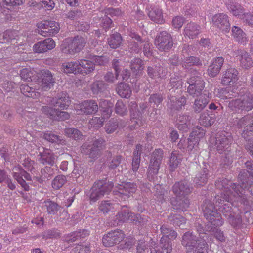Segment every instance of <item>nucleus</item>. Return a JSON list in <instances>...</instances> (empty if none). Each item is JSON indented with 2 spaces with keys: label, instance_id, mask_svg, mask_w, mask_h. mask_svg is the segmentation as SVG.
<instances>
[{
  "label": "nucleus",
  "instance_id": "obj_1",
  "mask_svg": "<svg viewBox=\"0 0 253 253\" xmlns=\"http://www.w3.org/2000/svg\"><path fill=\"white\" fill-rule=\"evenodd\" d=\"M234 194L230 190L227 191L225 193L221 195H217L213 200L215 202L217 207H219V210L222 212L223 215L227 219L229 223L234 228H239L242 224V218L239 215H236L234 209H233V202L238 200V198H234L232 200H228L225 198V195Z\"/></svg>",
  "mask_w": 253,
  "mask_h": 253
},
{
  "label": "nucleus",
  "instance_id": "obj_2",
  "mask_svg": "<svg viewBox=\"0 0 253 253\" xmlns=\"http://www.w3.org/2000/svg\"><path fill=\"white\" fill-rule=\"evenodd\" d=\"M239 181L238 184H232L230 186L234 193L231 195H225L228 200H232L234 198H238L245 199L246 198V192L248 191L253 196V176L246 169H242L238 176Z\"/></svg>",
  "mask_w": 253,
  "mask_h": 253
},
{
  "label": "nucleus",
  "instance_id": "obj_3",
  "mask_svg": "<svg viewBox=\"0 0 253 253\" xmlns=\"http://www.w3.org/2000/svg\"><path fill=\"white\" fill-rule=\"evenodd\" d=\"M198 237L193 231L186 232L182 236L181 244L185 248L186 253H197L198 252L208 249L207 242H205L204 237Z\"/></svg>",
  "mask_w": 253,
  "mask_h": 253
},
{
  "label": "nucleus",
  "instance_id": "obj_4",
  "mask_svg": "<svg viewBox=\"0 0 253 253\" xmlns=\"http://www.w3.org/2000/svg\"><path fill=\"white\" fill-rule=\"evenodd\" d=\"M114 186V182L106 178L96 181L90 190V202L94 203L105 195L109 194Z\"/></svg>",
  "mask_w": 253,
  "mask_h": 253
},
{
  "label": "nucleus",
  "instance_id": "obj_5",
  "mask_svg": "<svg viewBox=\"0 0 253 253\" xmlns=\"http://www.w3.org/2000/svg\"><path fill=\"white\" fill-rule=\"evenodd\" d=\"M239 94L240 97L237 99H233L229 103L228 106L232 110H240L249 111L253 108V96L249 92L246 88H242Z\"/></svg>",
  "mask_w": 253,
  "mask_h": 253
},
{
  "label": "nucleus",
  "instance_id": "obj_6",
  "mask_svg": "<svg viewBox=\"0 0 253 253\" xmlns=\"http://www.w3.org/2000/svg\"><path fill=\"white\" fill-rule=\"evenodd\" d=\"M215 203H212L210 200H205L202 206L204 216L208 220V223L215 226L222 225L224 221L217 210Z\"/></svg>",
  "mask_w": 253,
  "mask_h": 253
},
{
  "label": "nucleus",
  "instance_id": "obj_7",
  "mask_svg": "<svg viewBox=\"0 0 253 253\" xmlns=\"http://www.w3.org/2000/svg\"><path fill=\"white\" fill-rule=\"evenodd\" d=\"M105 143V140L102 138L95 139L92 143H84L81 146V152L87 156L92 161H95L101 155Z\"/></svg>",
  "mask_w": 253,
  "mask_h": 253
},
{
  "label": "nucleus",
  "instance_id": "obj_8",
  "mask_svg": "<svg viewBox=\"0 0 253 253\" xmlns=\"http://www.w3.org/2000/svg\"><path fill=\"white\" fill-rule=\"evenodd\" d=\"M86 41L81 36L66 40L61 45V51L65 54L74 55L80 52L85 46Z\"/></svg>",
  "mask_w": 253,
  "mask_h": 253
},
{
  "label": "nucleus",
  "instance_id": "obj_9",
  "mask_svg": "<svg viewBox=\"0 0 253 253\" xmlns=\"http://www.w3.org/2000/svg\"><path fill=\"white\" fill-rule=\"evenodd\" d=\"M215 147L217 152L220 154H225L226 158L230 159L231 156V144L232 137L227 132L218 133L215 137Z\"/></svg>",
  "mask_w": 253,
  "mask_h": 253
},
{
  "label": "nucleus",
  "instance_id": "obj_10",
  "mask_svg": "<svg viewBox=\"0 0 253 253\" xmlns=\"http://www.w3.org/2000/svg\"><path fill=\"white\" fill-rule=\"evenodd\" d=\"M163 156V151L161 149H155L151 154L147 172V178L149 181L154 180L158 174Z\"/></svg>",
  "mask_w": 253,
  "mask_h": 253
},
{
  "label": "nucleus",
  "instance_id": "obj_11",
  "mask_svg": "<svg viewBox=\"0 0 253 253\" xmlns=\"http://www.w3.org/2000/svg\"><path fill=\"white\" fill-rule=\"evenodd\" d=\"M186 83L189 84L187 92L193 97H198L202 95L205 87V82L204 79L198 76H191L187 78Z\"/></svg>",
  "mask_w": 253,
  "mask_h": 253
},
{
  "label": "nucleus",
  "instance_id": "obj_12",
  "mask_svg": "<svg viewBox=\"0 0 253 253\" xmlns=\"http://www.w3.org/2000/svg\"><path fill=\"white\" fill-rule=\"evenodd\" d=\"M116 187L118 190H113V194L119 200H125L132 196L137 190V185L133 182H122V184H118Z\"/></svg>",
  "mask_w": 253,
  "mask_h": 253
},
{
  "label": "nucleus",
  "instance_id": "obj_13",
  "mask_svg": "<svg viewBox=\"0 0 253 253\" xmlns=\"http://www.w3.org/2000/svg\"><path fill=\"white\" fill-rule=\"evenodd\" d=\"M155 44L160 51H169L173 45L172 36L166 31H161L156 37Z\"/></svg>",
  "mask_w": 253,
  "mask_h": 253
},
{
  "label": "nucleus",
  "instance_id": "obj_14",
  "mask_svg": "<svg viewBox=\"0 0 253 253\" xmlns=\"http://www.w3.org/2000/svg\"><path fill=\"white\" fill-rule=\"evenodd\" d=\"M39 34L44 36H51L57 34L60 30L59 25L54 21H43L38 23Z\"/></svg>",
  "mask_w": 253,
  "mask_h": 253
},
{
  "label": "nucleus",
  "instance_id": "obj_15",
  "mask_svg": "<svg viewBox=\"0 0 253 253\" xmlns=\"http://www.w3.org/2000/svg\"><path fill=\"white\" fill-rule=\"evenodd\" d=\"M175 94H168L167 103V111L169 114L173 116L174 111L182 109L186 103V98L182 96L177 99Z\"/></svg>",
  "mask_w": 253,
  "mask_h": 253
},
{
  "label": "nucleus",
  "instance_id": "obj_16",
  "mask_svg": "<svg viewBox=\"0 0 253 253\" xmlns=\"http://www.w3.org/2000/svg\"><path fill=\"white\" fill-rule=\"evenodd\" d=\"M124 233L121 230L117 229L111 231L104 235L102 243L105 247H112L119 244L125 238Z\"/></svg>",
  "mask_w": 253,
  "mask_h": 253
},
{
  "label": "nucleus",
  "instance_id": "obj_17",
  "mask_svg": "<svg viewBox=\"0 0 253 253\" xmlns=\"http://www.w3.org/2000/svg\"><path fill=\"white\" fill-rule=\"evenodd\" d=\"M193 188L190 183L186 180L176 182L172 187V191L177 197L187 196L190 194Z\"/></svg>",
  "mask_w": 253,
  "mask_h": 253
},
{
  "label": "nucleus",
  "instance_id": "obj_18",
  "mask_svg": "<svg viewBox=\"0 0 253 253\" xmlns=\"http://www.w3.org/2000/svg\"><path fill=\"white\" fill-rule=\"evenodd\" d=\"M228 16L224 13H218L212 18L213 25L222 32L228 33L230 31L231 24Z\"/></svg>",
  "mask_w": 253,
  "mask_h": 253
},
{
  "label": "nucleus",
  "instance_id": "obj_19",
  "mask_svg": "<svg viewBox=\"0 0 253 253\" xmlns=\"http://www.w3.org/2000/svg\"><path fill=\"white\" fill-rule=\"evenodd\" d=\"M77 109V114L78 115H92L95 114L98 110V105L93 100H87L82 102Z\"/></svg>",
  "mask_w": 253,
  "mask_h": 253
},
{
  "label": "nucleus",
  "instance_id": "obj_20",
  "mask_svg": "<svg viewBox=\"0 0 253 253\" xmlns=\"http://www.w3.org/2000/svg\"><path fill=\"white\" fill-rule=\"evenodd\" d=\"M42 111L50 118L59 121L67 120L70 117V114L67 112L59 111L47 106H43L42 108Z\"/></svg>",
  "mask_w": 253,
  "mask_h": 253
},
{
  "label": "nucleus",
  "instance_id": "obj_21",
  "mask_svg": "<svg viewBox=\"0 0 253 253\" xmlns=\"http://www.w3.org/2000/svg\"><path fill=\"white\" fill-rule=\"evenodd\" d=\"M20 172H13V177L21 185L24 190L28 191L30 190L29 185L31 182V177L26 171L22 168L20 169Z\"/></svg>",
  "mask_w": 253,
  "mask_h": 253
},
{
  "label": "nucleus",
  "instance_id": "obj_22",
  "mask_svg": "<svg viewBox=\"0 0 253 253\" xmlns=\"http://www.w3.org/2000/svg\"><path fill=\"white\" fill-rule=\"evenodd\" d=\"M107 158V164L109 169L114 170L118 169V171H122V163L124 161L123 157L120 155H117L112 157V153L110 151H106Z\"/></svg>",
  "mask_w": 253,
  "mask_h": 253
},
{
  "label": "nucleus",
  "instance_id": "obj_23",
  "mask_svg": "<svg viewBox=\"0 0 253 253\" xmlns=\"http://www.w3.org/2000/svg\"><path fill=\"white\" fill-rule=\"evenodd\" d=\"M182 80L179 75L176 73L171 74L167 89L169 91L168 94H175L176 91L182 87Z\"/></svg>",
  "mask_w": 253,
  "mask_h": 253
},
{
  "label": "nucleus",
  "instance_id": "obj_24",
  "mask_svg": "<svg viewBox=\"0 0 253 253\" xmlns=\"http://www.w3.org/2000/svg\"><path fill=\"white\" fill-rule=\"evenodd\" d=\"M55 46V42L52 38H47L36 43L34 47V51L37 53H43L53 49Z\"/></svg>",
  "mask_w": 253,
  "mask_h": 253
},
{
  "label": "nucleus",
  "instance_id": "obj_25",
  "mask_svg": "<svg viewBox=\"0 0 253 253\" xmlns=\"http://www.w3.org/2000/svg\"><path fill=\"white\" fill-rule=\"evenodd\" d=\"M196 97L192 106V108L195 113L198 114L206 107L209 102V98L206 91L203 92L202 95Z\"/></svg>",
  "mask_w": 253,
  "mask_h": 253
},
{
  "label": "nucleus",
  "instance_id": "obj_26",
  "mask_svg": "<svg viewBox=\"0 0 253 253\" xmlns=\"http://www.w3.org/2000/svg\"><path fill=\"white\" fill-rule=\"evenodd\" d=\"M239 72L235 68L230 67L224 73L221 79V84L224 85H230L238 79Z\"/></svg>",
  "mask_w": 253,
  "mask_h": 253
},
{
  "label": "nucleus",
  "instance_id": "obj_27",
  "mask_svg": "<svg viewBox=\"0 0 253 253\" xmlns=\"http://www.w3.org/2000/svg\"><path fill=\"white\" fill-rule=\"evenodd\" d=\"M242 136L247 141L245 148L253 157V126H246L242 133Z\"/></svg>",
  "mask_w": 253,
  "mask_h": 253
},
{
  "label": "nucleus",
  "instance_id": "obj_28",
  "mask_svg": "<svg viewBox=\"0 0 253 253\" xmlns=\"http://www.w3.org/2000/svg\"><path fill=\"white\" fill-rule=\"evenodd\" d=\"M235 55L239 57L241 66L245 69H248L253 65V61L251 55L245 50L238 49L234 51Z\"/></svg>",
  "mask_w": 253,
  "mask_h": 253
},
{
  "label": "nucleus",
  "instance_id": "obj_29",
  "mask_svg": "<svg viewBox=\"0 0 253 253\" xmlns=\"http://www.w3.org/2000/svg\"><path fill=\"white\" fill-rule=\"evenodd\" d=\"M69 96L66 93L60 92L58 93L55 98H52L51 101V104L55 107H59L61 109H66L70 104Z\"/></svg>",
  "mask_w": 253,
  "mask_h": 253
},
{
  "label": "nucleus",
  "instance_id": "obj_30",
  "mask_svg": "<svg viewBox=\"0 0 253 253\" xmlns=\"http://www.w3.org/2000/svg\"><path fill=\"white\" fill-rule=\"evenodd\" d=\"M130 37L132 39L140 42H144V44H143V52L144 55L147 57H150L152 56L153 52L151 49L152 44H150L149 39L146 37H141L136 33H131Z\"/></svg>",
  "mask_w": 253,
  "mask_h": 253
},
{
  "label": "nucleus",
  "instance_id": "obj_31",
  "mask_svg": "<svg viewBox=\"0 0 253 253\" xmlns=\"http://www.w3.org/2000/svg\"><path fill=\"white\" fill-rule=\"evenodd\" d=\"M39 162L43 165H48L52 166L55 163L56 156L50 149H45L38 155Z\"/></svg>",
  "mask_w": 253,
  "mask_h": 253
},
{
  "label": "nucleus",
  "instance_id": "obj_32",
  "mask_svg": "<svg viewBox=\"0 0 253 253\" xmlns=\"http://www.w3.org/2000/svg\"><path fill=\"white\" fill-rule=\"evenodd\" d=\"M171 204L174 209L184 211H187L190 206V200L187 196H182L171 199Z\"/></svg>",
  "mask_w": 253,
  "mask_h": 253
},
{
  "label": "nucleus",
  "instance_id": "obj_33",
  "mask_svg": "<svg viewBox=\"0 0 253 253\" xmlns=\"http://www.w3.org/2000/svg\"><path fill=\"white\" fill-rule=\"evenodd\" d=\"M226 6L228 10L235 16L242 18L245 14L244 7L238 3L231 0H228L226 2Z\"/></svg>",
  "mask_w": 253,
  "mask_h": 253
},
{
  "label": "nucleus",
  "instance_id": "obj_34",
  "mask_svg": "<svg viewBox=\"0 0 253 253\" xmlns=\"http://www.w3.org/2000/svg\"><path fill=\"white\" fill-rule=\"evenodd\" d=\"M42 78V89L45 91L48 90L53 86L55 80L53 75L48 70H43L41 72Z\"/></svg>",
  "mask_w": 253,
  "mask_h": 253
},
{
  "label": "nucleus",
  "instance_id": "obj_35",
  "mask_svg": "<svg viewBox=\"0 0 253 253\" xmlns=\"http://www.w3.org/2000/svg\"><path fill=\"white\" fill-rule=\"evenodd\" d=\"M223 63L224 58L222 57L215 58L208 69L209 76L211 77H216L219 73Z\"/></svg>",
  "mask_w": 253,
  "mask_h": 253
},
{
  "label": "nucleus",
  "instance_id": "obj_36",
  "mask_svg": "<svg viewBox=\"0 0 253 253\" xmlns=\"http://www.w3.org/2000/svg\"><path fill=\"white\" fill-rule=\"evenodd\" d=\"M79 74L85 75L93 72L95 70V64L92 60L81 59L79 61Z\"/></svg>",
  "mask_w": 253,
  "mask_h": 253
},
{
  "label": "nucleus",
  "instance_id": "obj_37",
  "mask_svg": "<svg viewBox=\"0 0 253 253\" xmlns=\"http://www.w3.org/2000/svg\"><path fill=\"white\" fill-rule=\"evenodd\" d=\"M148 15L150 19L156 23L162 24L165 22L162 9L157 6L147 8Z\"/></svg>",
  "mask_w": 253,
  "mask_h": 253
},
{
  "label": "nucleus",
  "instance_id": "obj_38",
  "mask_svg": "<svg viewBox=\"0 0 253 253\" xmlns=\"http://www.w3.org/2000/svg\"><path fill=\"white\" fill-rule=\"evenodd\" d=\"M201 27L194 22L188 23L184 27V35L190 39H194L197 37L200 33Z\"/></svg>",
  "mask_w": 253,
  "mask_h": 253
},
{
  "label": "nucleus",
  "instance_id": "obj_39",
  "mask_svg": "<svg viewBox=\"0 0 253 253\" xmlns=\"http://www.w3.org/2000/svg\"><path fill=\"white\" fill-rule=\"evenodd\" d=\"M208 164L203 163L202 169L196 175L194 178V182L198 186L203 185L206 184L208 179Z\"/></svg>",
  "mask_w": 253,
  "mask_h": 253
},
{
  "label": "nucleus",
  "instance_id": "obj_40",
  "mask_svg": "<svg viewBox=\"0 0 253 253\" xmlns=\"http://www.w3.org/2000/svg\"><path fill=\"white\" fill-rule=\"evenodd\" d=\"M232 36L235 41L243 45L246 44L248 38L246 34L239 27L234 26L232 28Z\"/></svg>",
  "mask_w": 253,
  "mask_h": 253
},
{
  "label": "nucleus",
  "instance_id": "obj_41",
  "mask_svg": "<svg viewBox=\"0 0 253 253\" xmlns=\"http://www.w3.org/2000/svg\"><path fill=\"white\" fill-rule=\"evenodd\" d=\"M143 61L140 58H134L130 62L131 70L136 77L142 75L144 69Z\"/></svg>",
  "mask_w": 253,
  "mask_h": 253
},
{
  "label": "nucleus",
  "instance_id": "obj_42",
  "mask_svg": "<svg viewBox=\"0 0 253 253\" xmlns=\"http://www.w3.org/2000/svg\"><path fill=\"white\" fill-rule=\"evenodd\" d=\"M216 120V115L215 114L210 112H204L200 115L199 122L200 124L206 127L211 126L215 122Z\"/></svg>",
  "mask_w": 253,
  "mask_h": 253
},
{
  "label": "nucleus",
  "instance_id": "obj_43",
  "mask_svg": "<svg viewBox=\"0 0 253 253\" xmlns=\"http://www.w3.org/2000/svg\"><path fill=\"white\" fill-rule=\"evenodd\" d=\"M208 223L205 226V227H204L203 225L202 224V221L200 219H197L195 221L194 223L193 228L194 230H195L197 233L198 234V237L203 236L204 237L205 242H209V239H211V238H210V236L208 235L207 232H210V231H207V230Z\"/></svg>",
  "mask_w": 253,
  "mask_h": 253
},
{
  "label": "nucleus",
  "instance_id": "obj_44",
  "mask_svg": "<svg viewBox=\"0 0 253 253\" xmlns=\"http://www.w3.org/2000/svg\"><path fill=\"white\" fill-rule=\"evenodd\" d=\"M117 93L122 98H128L132 94V91L129 85L125 83L120 82L116 87Z\"/></svg>",
  "mask_w": 253,
  "mask_h": 253
},
{
  "label": "nucleus",
  "instance_id": "obj_45",
  "mask_svg": "<svg viewBox=\"0 0 253 253\" xmlns=\"http://www.w3.org/2000/svg\"><path fill=\"white\" fill-rule=\"evenodd\" d=\"M122 40L121 35L119 33L115 32L108 38L107 43L111 48L116 49L121 46Z\"/></svg>",
  "mask_w": 253,
  "mask_h": 253
},
{
  "label": "nucleus",
  "instance_id": "obj_46",
  "mask_svg": "<svg viewBox=\"0 0 253 253\" xmlns=\"http://www.w3.org/2000/svg\"><path fill=\"white\" fill-rule=\"evenodd\" d=\"M108 84L102 80H97L94 82L91 85V89L93 94L97 95L105 92L108 88Z\"/></svg>",
  "mask_w": 253,
  "mask_h": 253
},
{
  "label": "nucleus",
  "instance_id": "obj_47",
  "mask_svg": "<svg viewBox=\"0 0 253 253\" xmlns=\"http://www.w3.org/2000/svg\"><path fill=\"white\" fill-rule=\"evenodd\" d=\"M160 230L161 234L163 235L162 237H165V239L174 240L177 236V232L167 224L162 225Z\"/></svg>",
  "mask_w": 253,
  "mask_h": 253
},
{
  "label": "nucleus",
  "instance_id": "obj_48",
  "mask_svg": "<svg viewBox=\"0 0 253 253\" xmlns=\"http://www.w3.org/2000/svg\"><path fill=\"white\" fill-rule=\"evenodd\" d=\"M89 235L88 231L86 229L79 230L68 235L65 240L68 243L76 241L79 239L85 238Z\"/></svg>",
  "mask_w": 253,
  "mask_h": 253
},
{
  "label": "nucleus",
  "instance_id": "obj_49",
  "mask_svg": "<svg viewBox=\"0 0 253 253\" xmlns=\"http://www.w3.org/2000/svg\"><path fill=\"white\" fill-rule=\"evenodd\" d=\"M142 149V146L137 144L134 150L132 162V169L134 172L137 171L139 168Z\"/></svg>",
  "mask_w": 253,
  "mask_h": 253
},
{
  "label": "nucleus",
  "instance_id": "obj_50",
  "mask_svg": "<svg viewBox=\"0 0 253 253\" xmlns=\"http://www.w3.org/2000/svg\"><path fill=\"white\" fill-rule=\"evenodd\" d=\"M43 138L51 143H55L61 145L66 144V141L62 137L56 135L50 131H46L43 133Z\"/></svg>",
  "mask_w": 253,
  "mask_h": 253
},
{
  "label": "nucleus",
  "instance_id": "obj_51",
  "mask_svg": "<svg viewBox=\"0 0 253 253\" xmlns=\"http://www.w3.org/2000/svg\"><path fill=\"white\" fill-rule=\"evenodd\" d=\"M232 184H235L229 181L227 179L224 178H219L215 182V185L216 187L219 189H222L223 188L226 190L223 192L221 193L220 195L222 194L225 193L227 191H229L231 192L234 193L233 189L230 186Z\"/></svg>",
  "mask_w": 253,
  "mask_h": 253
},
{
  "label": "nucleus",
  "instance_id": "obj_52",
  "mask_svg": "<svg viewBox=\"0 0 253 253\" xmlns=\"http://www.w3.org/2000/svg\"><path fill=\"white\" fill-rule=\"evenodd\" d=\"M44 206L46 208V211L48 214L55 215L62 207L54 201L48 199L44 201Z\"/></svg>",
  "mask_w": 253,
  "mask_h": 253
},
{
  "label": "nucleus",
  "instance_id": "obj_53",
  "mask_svg": "<svg viewBox=\"0 0 253 253\" xmlns=\"http://www.w3.org/2000/svg\"><path fill=\"white\" fill-rule=\"evenodd\" d=\"M182 155L176 151H173L171 154L169 160V168L170 170L172 171H174L178 167V165L181 163L182 160Z\"/></svg>",
  "mask_w": 253,
  "mask_h": 253
},
{
  "label": "nucleus",
  "instance_id": "obj_54",
  "mask_svg": "<svg viewBox=\"0 0 253 253\" xmlns=\"http://www.w3.org/2000/svg\"><path fill=\"white\" fill-rule=\"evenodd\" d=\"M168 220L171 224L180 227L185 224L186 219L179 214L171 213L168 216Z\"/></svg>",
  "mask_w": 253,
  "mask_h": 253
},
{
  "label": "nucleus",
  "instance_id": "obj_55",
  "mask_svg": "<svg viewBox=\"0 0 253 253\" xmlns=\"http://www.w3.org/2000/svg\"><path fill=\"white\" fill-rule=\"evenodd\" d=\"M62 66L63 71L66 74H79V61L68 62L63 64Z\"/></svg>",
  "mask_w": 253,
  "mask_h": 253
},
{
  "label": "nucleus",
  "instance_id": "obj_56",
  "mask_svg": "<svg viewBox=\"0 0 253 253\" xmlns=\"http://www.w3.org/2000/svg\"><path fill=\"white\" fill-rule=\"evenodd\" d=\"M217 226H213L212 225L208 223L207 231H210V232H212L214 237L218 241L223 242L225 241V237L224 236L223 232L220 229L216 228Z\"/></svg>",
  "mask_w": 253,
  "mask_h": 253
},
{
  "label": "nucleus",
  "instance_id": "obj_57",
  "mask_svg": "<svg viewBox=\"0 0 253 253\" xmlns=\"http://www.w3.org/2000/svg\"><path fill=\"white\" fill-rule=\"evenodd\" d=\"M252 119L250 114H248L241 118H235L232 119V123L238 128H242L245 126H248Z\"/></svg>",
  "mask_w": 253,
  "mask_h": 253
},
{
  "label": "nucleus",
  "instance_id": "obj_58",
  "mask_svg": "<svg viewBox=\"0 0 253 253\" xmlns=\"http://www.w3.org/2000/svg\"><path fill=\"white\" fill-rule=\"evenodd\" d=\"M89 58L92 60L95 65L100 66H107L110 61L109 57L107 55H102L101 56L92 55Z\"/></svg>",
  "mask_w": 253,
  "mask_h": 253
},
{
  "label": "nucleus",
  "instance_id": "obj_59",
  "mask_svg": "<svg viewBox=\"0 0 253 253\" xmlns=\"http://www.w3.org/2000/svg\"><path fill=\"white\" fill-rule=\"evenodd\" d=\"M126 205L122 206V209L116 215L117 219L122 222H125L130 220L132 212L129 209H123V208H126Z\"/></svg>",
  "mask_w": 253,
  "mask_h": 253
},
{
  "label": "nucleus",
  "instance_id": "obj_60",
  "mask_svg": "<svg viewBox=\"0 0 253 253\" xmlns=\"http://www.w3.org/2000/svg\"><path fill=\"white\" fill-rule=\"evenodd\" d=\"M64 133L68 137L75 140L81 139L83 136L81 132L74 128H67L65 129Z\"/></svg>",
  "mask_w": 253,
  "mask_h": 253
},
{
  "label": "nucleus",
  "instance_id": "obj_61",
  "mask_svg": "<svg viewBox=\"0 0 253 253\" xmlns=\"http://www.w3.org/2000/svg\"><path fill=\"white\" fill-rule=\"evenodd\" d=\"M20 90L22 94L28 97L34 98L37 96L35 89L28 84H22L20 86Z\"/></svg>",
  "mask_w": 253,
  "mask_h": 253
},
{
  "label": "nucleus",
  "instance_id": "obj_62",
  "mask_svg": "<svg viewBox=\"0 0 253 253\" xmlns=\"http://www.w3.org/2000/svg\"><path fill=\"white\" fill-rule=\"evenodd\" d=\"M67 182L66 177L63 175L56 176L52 181V186L54 189H59Z\"/></svg>",
  "mask_w": 253,
  "mask_h": 253
},
{
  "label": "nucleus",
  "instance_id": "obj_63",
  "mask_svg": "<svg viewBox=\"0 0 253 253\" xmlns=\"http://www.w3.org/2000/svg\"><path fill=\"white\" fill-rule=\"evenodd\" d=\"M161 248L162 253H170L172 250V246L171 240L165 239V237H162L160 240Z\"/></svg>",
  "mask_w": 253,
  "mask_h": 253
},
{
  "label": "nucleus",
  "instance_id": "obj_64",
  "mask_svg": "<svg viewBox=\"0 0 253 253\" xmlns=\"http://www.w3.org/2000/svg\"><path fill=\"white\" fill-rule=\"evenodd\" d=\"M118 127L117 119H111L106 124L105 131L107 134H111L116 130Z\"/></svg>",
  "mask_w": 253,
  "mask_h": 253
}]
</instances>
